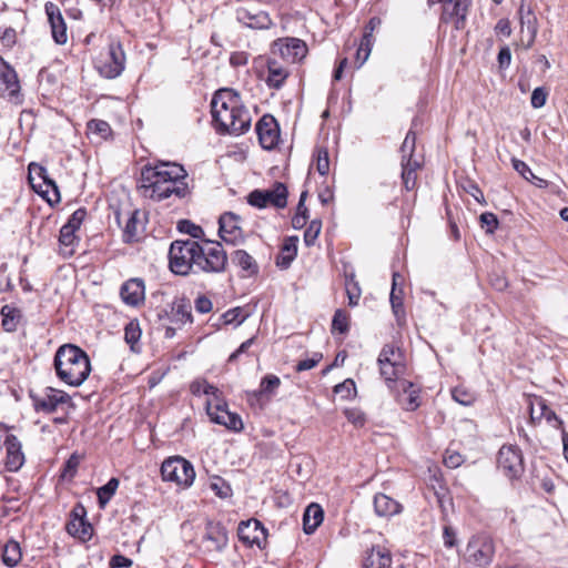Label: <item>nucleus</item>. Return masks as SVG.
Returning <instances> with one entry per match:
<instances>
[{"label": "nucleus", "instance_id": "nucleus-1", "mask_svg": "<svg viewBox=\"0 0 568 568\" xmlns=\"http://www.w3.org/2000/svg\"><path fill=\"white\" fill-rule=\"evenodd\" d=\"M170 270L186 276L190 273H222L227 265V255L221 243L204 241L201 245L193 240H176L169 251Z\"/></svg>", "mask_w": 568, "mask_h": 568}, {"label": "nucleus", "instance_id": "nucleus-2", "mask_svg": "<svg viewBox=\"0 0 568 568\" xmlns=\"http://www.w3.org/2000/svg\"><path fill=\"white\" fill-rule=\"evenodd\" d=\"M186 178V171L178 163L160 162L155 165H144L141 170L139 192L143 197L156 202L172 196L182 200L190 195Z\"/></svg>", "mask_w": 568, "mask_h": 568}, {"label": "nucleus", "instance_id": "nucleus-3", "mask_svg": "<svg viewBox=\"0 0 568 568\" xmlns=\"http://www.w3.org/2000/svg\"><path fill=\"white\" fill-rule=\"evenodd\" d=\"M211 113L220 132L240 135L250 129L251 115L232 89L224 88L214 93Z\"/></svg>", "mask_w": 568, "mask_h": 568}, {"label": "nucleus", "instance_id": "nucleus-4", "mask_svg": "<svg viewBox=\"0 0 568 568\" xmlns=\"http://www.w3.org/2000/svg\"><path fill=\"white\" fill-rule=\"evenodd\" d=\"M53 364L60 381L73 387L82 385L91 372L88 354L73 344L60 346L55 352Z\"/></svg>", "mask_w": 568, "mask_h": 568}, {"label": "nucleus", "instance_id": "nucleus-5", "mask_svg": "<svg viewBox=\"0 0 568 568\" xmlns=\"http://www.w3.org/2000/svg\"><path fill=\"white\" fill-rule=\"evenodd\" d=\"M94 68L105 79L118 78L125 68V53L119 41H111L94 59Z\"/></svg>", "mask_w": 568, "mask_h": 568}, {"label": "nucleus", "instance_id": "nucleus-6", "mask_svg": "<svg viewBox=\"0 0 568 568\" xmlns=\"http://www.w3.org/2000/svg\"><path fill=\"white\" fill-rule=\"evenodd\" d=\"M4 447L3 465L8 471H18L26 462L21 440L12 433V428L0 424V449Z\"/></svg>", "mask_w": 568, "mask_h": 568}, {"label": "nucleus", "instance_id": "nucleus-7", "mask_svg": "<svg viewBox=\"0 0 568 568\" xmlns=\"http://www.w3.org/2000/svg\"><path fill=\"white\" fill-rule=\"evenodd\" d=\"M161 475L164 481H173L181 487H190L195 478L193 465L181 456L169 457L162 463Z\"/></svg>", "mask_w": 568, "mask_h": 568}, {"label": "nucleus", "instance_id": "nucleus-8", "mask_svg": "<svg viewBox=\"0 0 568 568\" xmlns=\"http://www.w3.org/2000/svg\"><path fill=\"white\" fill-rule=\"evenodd\" d=\"M494 556L493 540L486 536L473 537L466 547L465 561L470 568H487Z\"/></svg>", "mask_w": 568, "mask_h": 568}, {"label": "nucleus", "instance_id": "nucleus-9", "mask_svg": "<svg viewBox=\"0 0 568 568\" xmlns=\"http://www.w3.org/2000/svg\"><path fill=\"white\" fill-rule=\"evenodd\" d=\"M498 468L509 479L519 478L525 470L524 457L520 448L516 445H504L500 447L497 457Z\"/></svg>", "mask_w": 568, "mask_h": 568}, {"label": "nucleus", "instance_id": "nucleus-10", "mask_svg": "<svg viewBox=\"0 0 568 568\" xmlns=\"http://www.w3.org/2000/svg\"><path fill=\"white\" fill-rule=\"evenodd\" d=\"M206 413L215 424L223 425L233 432H241L244 427L242 418L236 413L227 409V404L223 400L213 403L206 402Z\"/></svg>", "mask_w": 568, "mask_h": 568}, {"label": "nucleus", "instance_id": "nucleus-11", "mask_svg": "<svg viewBox=\"0 0 568 568\" xmlns=\"http://www.w3.org/2000/svg\"><path fill=\"white\" fill-rule=\"evenodd\" d=\"M273 53H278L288 63H296L306 57L307 45L297 38H283L274 42Z\"/></svg>", "mask_w": 568, "mask_h": 568}, {"label": "nucleus", "instance_id": "nucleus-12", "mask_svg": "<svg viewBox=\"0 0 568 568\" xmlns=\"http://www.w3.org/2000/svg\"><path fill=\"white\" fill-rule=\"evenodd\" d=\"M37 412L53 413L59 405L72 406V398L63 390L48 387L43 395H31Z\"/></svg>", "mask_w": 568, "mask_h": 568}, {"label": "nucleus", "instance_id": "nucleus-13", "mask_svg": "<svg viewBox=\"0 0 568 568\" xmlns=\"http://www.w3.org/2000/svg\"><path fill=\"white\" fill-rule=\"evenodd\" d=\"M256 133L260 144L265 150L275 148L280 140V129L275 118L264 114L256 123Z\"/></svg>", "mask_w": 568, "mask_h": 568}, {"label": "nucleus", "instance_id": "nucleus-14", "mask_svg": "<svg viewBox=\"0 0 568 568\" xmlns=\"http://www.w3.org/2000/svg\"><path fill=\"white\" fill-rule=\"evenodd\" d=\"M219 234L229 244L236 245L243 242V231L240 225V216L232 212H225L219 220Z\"/></svg>", "mask_w": 568, "mask_h": 568}, {"label": "nucleus", "instance_id": "nucleus-15", "mask_svg": "<svg viewBox=\"0 0 568 568\" xmlns=\"http://www.w3.org/2000/svg\"><path fill=\"white\" fill-rule=\"evenodd\" d=\"M85 514L84 507L78 505L72 509L70 519L65 525L69 535L83 541L90 539L92 535V526L85 520Z\"/></svg>", "mask_w": 568, "mask_h": 568}, {"label": "nucleus", "instance_id": "nucleus-16", "mask_svg": "<svg viewBox=\"0 0 568 568\" xmlns=\"http://www.w3.org/2000/svg\"><path fill=\"white\" fill-rule=\"evenodd\" d=\"M44 10L51 27L53 40L58 44H64L68 41L67 24L62 17L60 8L53 2H47Z\"/></svg>", "mask_w": 568, "mask_h": 568}, {"label": "nucleus", "instance_id": "nucleus-17", "mask_svg": "<svg viewBox=\"0 0 568 568\" xmlns=\"http://www.w3.org/2000/svg\"><path fill=\"white\" fill-rule=\"evenodd\" d=\"M0 82L10 100L21 103L20 82L16 70L0 57Z\"/></svg>", "mask_w": 568, "mask_h": 568}, {"label": "nucleus", "instance_id": "nucleus-18", "mask_svg": "<svg viewBox=\"0 0 568 568\" xmlns=\"http://www.w3.org/2000/svg\"><path fill=\"white\" fill-rule=\"evenodd\" d=\"M120 296L124 304L129 306H139L145 300L144 281L139 277L125 281L120 288Z\"/></svg>", "mask_w": 568, "mask_h": 568}, {"label": "nucleus", "instance_id": "nucleus-19", "mask_svg": "<svg viewBox=\"0 0 568 568\" xmlns=\"http://www.w3.org/2000/svg\"><path fill=\"white\" fill-rule=\"evenodd\" d=\"M237 536L241 541L251 546L261 547L262 542L266 540L265 528L257 519L242 521L237 528Z\"/></svg>", "mask_w": 568, "mask_h": 568}, {"label": "nucleus", "instance_id": "nucleus-20", "mask_svg": "<svg viewBox=\"0 0 568 568\" xmlns=\"http://www.w3.org/2000/svg\"><path fill=\"white\" fill-rule=\"evenodd\" d=\"M236 19L251 29H267L272 24V20L267 12L257 8H240L236 11Z\"/></svg>", "mask_w": 568, "mask_h": 568}, {"label": "nucleus", "instance_id": "nucleus-21", "mask_svg": "<svg viewBox=\"0 0 568 568\" xmlns=\"http://www.w3.org/2000/svg\"><path fill=\"white\" fill-rule=\"evenodd\" d=\"M519 20H520V33L521 41L525 43L526 48H530L537 36V18L531 9L526 8L524 3L519 7Z\"/></svg>", "mask_w": 568, "mask_h": 568}, {"label": "nucleus", "instance_id": "nucleus-22", "mask_svg": "<svg viewBox=\"0 0 568 568\" xmlns=\"http://www.w3.org/2000/svg\"><path fill=\"white\" fill-rule=\"evenodd\" d=\"M229 542L226 529L221 524L209 523L203 536V544L209 551H222Z\"/></svg>", "mask_w": 568, "mask_h": 568}, {"label": "nucleus", "instance_id": "nucleus-23", "mask_svg": "<svg viewBox=\"0 0 568 568\" xmlns=\"http://www.w3.org/2000/svg\"><path fill=\"white\" fill-rule=\"evenodd\" d=\"M390 551L381 546H373L363 561V568H389L392 566Z\"/></svg>", "mask_w": 568, "mask_h": 568}, {"label": "nucleus", "instance_id": "nucleus-24", "mask_svg": "<svg viewBox=\"0 0 568 568\" xmlns=\"http://www.w3.org/2000/svg\"><path fill=\"white\" fill-rule=\"evenodd\" d=\"M398 386L402 389V393L398 394V402L406 410H415L419 407V390L415 388L414 384L400 379L398 381Z\"/></svg>", "mask_w": 568, "mask_h": 568}, {"label": "nucleus", "instance_id": "nucleus-25", "mask_svg": "<svg viewBox=\"0 0 568 568\" xmlns=\"http://www.w3.org/2000/svg\"><path fill=\"white\" fill-rule=\"evenodd\" d=\"M374 509L381 517H390L402 510V505L385 494H376L374 497Z\"/></svg>", "mask_w": 568, "mask_h": 568}, {"label": "nucleus", "instance_id": "nucleus-26", "mask_svg": "<svg viewBox=\"0 0 568 568\" xmlns=\"http://www.w3.org/2000/svg\"><path fill=\"white\" fill-rule=\"evenodd\" d=\"M267 71L268 75L266 79V83L270 88L280 89L284 84L286 78L290 74V71L286 67L281 64L275 59H270L267 61Z\"/></svg>", "mask_w": 568, "mask_h": 568}, {"label": "nucleus", "instance_id": "nucleus-27", "mask_svg": "<svg viewBox=\"0 0 568 568\" xmlns=\"http://www.w3.org/2000/svg\"><path fill=\"white\" fill-rule=\"evenodd\" d=\"M324 511L318 504H311L306 507L303 515V530L305 534H313L322 524Z\"/></svg>", "mask_w": 568, "mask_h": 568}, {"label": "nucleus", "instance_id": "nucleus-28", "mask_svg": "<svg viewBox=\"0 0 568 568\" xmlns=\"http://www.w3.org/2000/svg\"><path fill=\"white\" fill-rule=\"evenodd\" d=\"M140 211L134 210L128 219L125 226L123 229V241L125 243H132L139 240V236L143 231V225L140 220Z\"/></svg>", "mask_w": 568, "mask_h": 568}, {"label": "nucleus", "instance_id": "nucleus-29", "mask_svg": "<svg viewBox=\"0 0 568 568\" xmlns=\"http://www.w3.org/2000/svg\"><path fill=\"white\" fill-rule=\"evenodd\" d=\"M530 417L532 420L545 418L547 422L555 420L558 426L562 425V422L557 417L556 413L550 409L541 398H536L535 402L530 404Z\"/></svg>", "mask_w": 568, "mask_h": 568}, {"label": "nucleus", "instance_id": "nucleus-30", "mask_svg": "<svg viewBox=\"0 0 568 568\" xmlns=\"http://www.w3.org/2000/svg\"><path fill=\"white\" fill-rule=\"evenodd\" d=\"M1 325L6 332H16L21 320V311L14 306L6 304L1 307Z\"/></svg>", "mask_w": 568, "mask_h": 568}, {"label": "nucleus", "instance_id": "nucleus-31", "mask_svg": "<svg viewBox=\"0 0 568 568\" xmlns=\"http://www.w3.org/2000/svg\"><path fill=\"white\" fill-rule=\"evenodd\" d=\"M298 239L296 236H292L285 240L282 246L281 254L276 257V265L281 268H287L292 261L295 258L297 254V243Z\"/></svg>", "mask_w": 568, "mask_h": 568}, {"label": "nucleus", "instance_id": "nucleus-32", "mask_svg": "<svg viewBox=\"0 0 568 568\" xmlns=\"http://www.w3.org/2000/svg\"><path fill=\"white\" fill-rule=\"evenodd\" d=\"M377 363L379 365L381 375H382V377H384V379L387 383H396L397 379H399V377L405 374L406 366L404 363H399V362H394V363L377 362Z\"/></svg>", "mask_w": 568, "mask_h": 568}, {"label": "nucleus", "instance_id": "nucleus-33", "mask_svg": "<svg viewBox=\"0 0 568 568\" xmlns=\"http://www.w3.org/2000/svg\"><path fill=\"white\" fill-rule=\"evenodd\" d=\"M268 194V204L274 205L277 209H284L287 204V187L281 182H275L272 190H263Z\"/></svg>", "mask_w": 568, "mask_h": 568}, {"label": "nucleus", "instance_id": "nucleus-34", "mask_svg": "<svg viewBox=\"0 0 568 568\" xmlns=\"http://www.w3.org/2000/svg\"><path fill=\"white\" fill-rule=\"evenodd\" d=\"M231 261L250 275L255 274L258 271L255 260L244 250L234 251L231 256Z\"/></svg>", "mask_w": 568, "mask_h": 568}, {"label": "nucleus", "instance_id": "nucleus-35", "mask_svg": "<svg viewBox=\"0 0 568 568\" xmlns=\"http://www.w3.org/2000/svg\"><path fill=\"white\" fill-rule=\"evenodd\" d=\"M389 301L397 324L403 326L406 322V313L403 304V290H396L395 287H392Z\"/></svg>", "mask_w": 568, "mask_h": 568}, {"label": "nucleus", "instance_id": "nucleus-36", "mask_svg": "<svg viewBox=\"0 0 568 568\" xmlns=\"http://www.w3.org/2000/svg\"><path fill=\"white\" fill-rule=\"evenodd\" d=\"M190 388L192 394L195 396L205 394L213 396V398L211 399L213 403H219L222 400L220 389L216 386L207 383L205 379L194 381L191 384Z\"/></svg>", "mask_w": 568, "mask_h": 568}, {"label": "nucleus", "instance_id": "nucleus-37", "mask_svg": "<svg viewBox=\"0 0 568 568\" xmlns=\"http://www.w3.org/2000/svg\"><path fill=\"white\" fill-rule=\"evenodd\" d=\"M281 385V381L275 375H266L260 385V390L248 394V399H258L263 395H273Z\"/></svg>", "mask_w": 568, "mask_h": 568}, {"label": "nucleus", "instance_id": "nucleus-38", "mask_svg": "<svg viewBox=\"0 0 568 568\" xmlns=\"http://www.w3.org/2000/svg\"><path fill=\"white\" fill-rule=\"evenodd\" d=\"M21 549L19 542L16 540H9L2 551V560L9 567L17 566L21 560Z\"/></svg>", "mask_w": 568, "mask_h": 568}, {"label": "nucleus", "instance_id": "nucleus-39", "mask_svg": "<svg viewBox=\"0 0 568 568\" xmlns=\"http://www.w3.org/2000/svg\"><path fill=\"white\" fill-rule=\"evenodd\" d=\"M29 173L30 175L32 173L37 174L39 178H41L43 180V183L48 186V187H51L52 191H53V194H54V197H55V202H59L60 201V193H59V189H58V185L57 183L51 180L48 175V171L45 168L39 165V164H36V163H31L29 165ZM30 180L32 181V178L30 176Z\"/></svg>", "mask_w": 568, "mask_h": 568}, {"label": "nucleus", "instance_id": "nucleus-40", "mask_svg": "<svg viewBox=\"0 0 568 568\" xmlns=\"http://www.w3.org/2000/svg\"><path fill=\"white\" fill-rule=\"evenodd\" d=\"M119 487V479L112 477L105 485L98 489V501L101 508H103L115 494Z\"/></svg>", "mask_w": 568, "mask_h": 568}, {"label": "nucleus", "instance_id": "nucleus-41", "mask_svg": "<svg viewBox=\"0 0 568 568\" xmlns=\"http://www.w3.org/2000/svg\"><path fill=\"white\" fill-rule=\"evenodd\" d=\"M349 328V315L344 310H336L332 321V332L345 334Z\"/></svg>", "mask_w": 568, "mask_h": 568}, {"label": "nucleus", "instance_id": "nucleus-42", "mask_svg": "<svg viewBox=\"0 0 568 568\" xmlns=\"http://www.w3.org/2000/svg\"><path fill=\"white\" fill-rule=\"evenodd\" d=\"M377 362L404 363V356L399 347L387 344L382 348Z\"/></svg>", "mask_w": 568, "mask_h": 568}, {"label": "nucleus", "instance_id": "nucleus-43", "mask_svg": "<svg viewBox=\"0 0 568 568\" xmlns=\"http://www.w3.org/2000/svg\"><path fill=\"white\" fill-rule=\"evenodd\" d=\"M88 131L91 134H95L97 136L101 139H106L109 134L111 133V126L106 121L103 120H91L88 122Z\"/></svg>", "mask_w": 568, "mask_h": 568}, {"label": "nucleus", "instance_id": "nucleus-44", "mask_svg": "<svg viewBox=\"0 0 568 568\" xmlns=\"http://www.w3.org/2000/svg\"><path fill=\"white\" fill-rule=\"evenodd\" d=\"M178 230L181 233L189 234L193 239L202 240L204 231L200 225L194 224L190 220H181L178 222Z\"/></svg>", "mask_w": 568, "mask_h": 568}, {"label": "nucleus", "instance_id": "nucleus-45", "mask_svg": "<svg viewBox=\"0 0 568 568\" xmlns=\"http://www.w3.org/2000/svg\"><path fill=\"white\" fill-rule=\"evenodd\" d=\"M369 33H365L363 37V40L361 42V45L358 47L356 51V68L359 69L368 59L371 54V48H369Z\"/></svg>", "mask_w": 568, "mask_h": 568}, {"label": "nucleus", "instance_id": "nucleus-46", "mask_svg": "<svg viewBox=\"0 0 568 568\" xmlns=\"http://www.w3.org/2000/svg\"><path fill=\"white\" fill-rule=\"evenodd\" d=\"M322 230V221L313 220L304 232V242L307 246L314 245Z\"/></svg>", "mask_w": 568, "mask_h": 568}, {"label": "nucleus", "instance_id": "nucleus-47", "mask_svg": "<svg viewBox=\"0 0 568 568\" xmlns=\"http://www.w3.org/2000/svg\"><path fill=\"white\" fill-rule=\"evenodd\" d=\"M334 393L344 399H349L356 394V386L353 379L348 378L334 387Z\"/></svg>", "mask_w": 568, "mask_h": 568}, {"label": "nucleus", "instance_id": "nucleus-48", "mask_svg": "<svg viewBox=\"0 0 568 568\" xmlns=\"http://www.w3.org/2000/svg\"><path fill=\"white\" fill-rule=\"evenodd\" d=\"M141 337V329L138 323L130 322L124 328V339L134 349V344L139 342Z\"/></svg>", "mask_w": 568, "mask_h": 568}, {"label": "nucleus", "instance_id": "nucleus-49", "mask_svg": "<svg viewBox=\"0 0 568 568\" xmlns=\"http://www.w3.org/2000/svg\"><path fill=\"white\" fill-rule=\"evenodd\" d=\"M452 396L457 403L464 406H469L475 400L474 394L463 387H455L452 392Z\"/></svg>", "mask_w": 568, "mask_h": 568}, {"label": "nucleus", "instance_id": "nucleus-50", "mask_svg": "<svg viewBox=\"0 0 568 568\" xmlns=\"http://www.w3.org/2000/svg\"><path fill=\"white\" fill-rule=\"evenodd\" d=\"M268 194L265 193L263 190H254L252 191L247 196V202L255 207L264 209L267 206Z\"/></svg>", "mask_w": 568, "mask_h": 568}, {"label": "nucleus", "instance_id": "nucleus-51", "mask_svg": "<svg viewBox=\"0 0 568 568\" xmlns=\"http://www.w3.org/2000/svg\"><path fill=\"white\" fill-rule=\"evenodd\" d=\"M316 170L321 175H326L329 171V158L326 149L317 150Z\"/></svg>", "mask_w": 568, "mask_h": 568}, {"label": "nucleus", "instance_id": "nucleus-52", "mask_svg": "<svg viewBox=\"0 0 568 568\" xmlns=\"http://www.w3.org/2000/svg\"><path fill=\"white\" fill-rule=\"evenodd\" d=\"M175 321L181 322L182 324L192 323V313L191 306L184 303L176 305L173 313Z\"/></svg>", "mask_w": 568, "mask_h": 568}, {"label": "nucleus", "instance_id": "nucleus-53", "mask_svg": "<svg viewBox=\"0 0 568 568\" xmlns=\"http://www.w3.org/2000/svg\"><path fill=\"white\" fill-rule=\"evenodd\" d=\"M481 227L486 230V233H494L498 227V220L494 213L485 212L479 217Z\"/></svg>", "mask_w": 568, "mask_h": 568}, {"label": "nucleus", "instance_id": "nucleus-54", "mask_svg": "<svg viewBox=\"0 0 568 568\" xmlns=\"http://www.w3.org/2000/svg\"><path fill=\"white\" fill-rule=\"evenodd\" d=\"M548 92L545 88H536L530 98V103L534 109L542 108L547 102Z\"/></svg>", "mask_w": 568, "mask_h": 568}, {"label": "nucleus", "instance_id": "nucleus-55", "mask_svg": "<svg viewBox=\"0 0 568 568\" xmlns=\"http://www.w3.org/2000/svg\"><path fill=\"white\" fill-rule=\"evenodd\" d=\"M415 143H416V134L415 132L410 129L405 139H404V142L400 146V152H402V155H406V156H413L414 154V151H415Z\"/></svg>", "mask_w": 568, "mask_h": 568}, {"label": "nucleus", "instance_id": "nucleus-56", "mask_svg": "<svg viewBox=\"0 0 568 568\" xmlns=\"http://www.w3.org/2000/svg\"><path fill=\"white\" fill-rule=\"evenodd\" d=\"M75 230L68 225H63L60 230L59 242L62 246H72L75 242Z\"/></svg>", "mask_w": 568, "mask_h": 568}, {"label": "nucleus", "instance_id": "nucleus-57", "mask_svg": "<svg viewBox=\"0 0 568 568\" xmlns=\"http://www.w3.org/2000/svg\"><path fill=\"white\" fill-rule=\"evenodd\" d=\"M210 487L221 498H226L231 495V487L222 478H215Z\"/></svg>", "mask_w": 568, "mask_h": 568}, {"label": "nucleus", "instance_id": "nucleus-58", "mask_svg": "<svg viewBox=\"0 0 568 568\" xmlns=\"http://www.w3.org/2000/svg\"><path fill=\"white\" fill-rule=\"evenodd\" d=\"M345 417L352 424L357 427H362L365 424V415L361 409L352 408L344 412Z\"/></svg>", "mask_w": 568, "mask_h": 568}, {"label": "nucleus", "instance_id": "nucleus-59", "mask_svg": "<svg viewBox=\"0 0 568 568\" xmlns=\"http://www.w3.org/2000/svg\"><path fill=\"white\" fill-rule=\"evenodd\" d=\"M323 358L322 353H314L311 358L302 359L296 365L297 372L308 371L315 367Z\"/></svg>", "mask_w": 568, "mask_h": 568}, {"label": "nucleus", "instance_id": "nucleus-60", "mask_svg": "<svg viewBox=\"0 0 568 568\" xmlns=\"http://www.w3.org/2000/svg\"><path fill=\"white\" fill-rule=\"evenodd\" d=\"M87 216V211L83 207H80L78 210H75L72 215L70 216V219L68 220V222L65 223V225L70 226L71 229L78 231L83 222V220L85 219Z\"/></svg>", "mask_w": 568, "mask_h": 568}, {"label": "nucleus", "instance_id": "nucleus-61", "mask_svg": "<svg viewBox=\"0 0 568 568\" xmlns=\"http://www.w3.org/2000/svg\"><path fill=\"white\" fill-rule=\"evenodd\" d=\"M513 166L527 181H531V178H535V174L524 161L514 159Z\"/></svg>", "mask_w": 568, "mask_h": 568}, {"label": "nucleus", "instance_id": "nucleus-62", "mask_svg": "<svg viewBox=\"0 0 568 568\" xmlns=\"http://www.w3.org/2000/svg\"><path fill=\"white\" fill-rule=\"evenodd\" d=\"M402 179L407 191H410L416 186L417 175L415 172H412V169L402 170Z\"/></svg>", "mask_w": 568, "mask_h": 568}, {"label": "nucleus", "instance_id": "nucleus-63", "mask_svg": "<svg viewBox=\"0 0 568 568\" xmlns=\"http://www.w3.org/2000/svg\"><path fill=\"white\" fill-rule=\"evenodd\" d=\"M194 307L196 312L201 314H206L212 311L213 304L210 298H207L204 295H201L195 300Z\"/></svg>", "mask_w": 568, "mask_h": 568}, {"label": "nucleus", "instance_id": "nucleus-64", "mask_svg": "<svg viewBox=\"0 0 568 568\" xmlns=\"http://www.w3.org/2000/svg\"><path fill=\"white\" fill-rule=\"evenodd\" d=\"M133 565V561L123 556V555H114L111 559H110V567L111 568H130L131 566Z\"/></svg>", "mask_w": 568, "mask_h": 568}]
</instances>
